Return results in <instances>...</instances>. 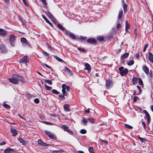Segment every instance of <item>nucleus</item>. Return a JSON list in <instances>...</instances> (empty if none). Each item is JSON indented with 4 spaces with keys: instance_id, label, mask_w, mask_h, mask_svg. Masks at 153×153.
Here are the masks:
<instances>
[{
    "instance_id": "f257e3e1",
    "label": "nucleus",
    "mask_w": 153,
    "mask_h": 153,
    "mask_svg": "<svg viewBox=\"0 0 153 153\" xmlns=\"http://www.w3.org/2000/svg\"><path fill=\"white\" fill-rule=\"evenodd\" d=\"M12 78H9L8 79L10 82L15 84H17L19 83V81H20L22 82H25L24 78L20 75H13Z\"/></svg>"
},
{
    "instance_id": "f03ea898",
    "label": "nucleus",
    "mask_w": 153,
    "mask_h": 153,
    "mask_svg": "<svg viewBox=\"0 0 153 153\" xmlns=\"http://www.w3.org/2000/svg\"><path fill=\"white\" fill-rule=\"evenodd\" d=\"M62 91L63 95L64 96H66L67 95V94L66 93L65 90L66 89L67 91H70V88L68 86H67L65 84H63L62 86Z\"/></svg>"
},
{
    "instance_id": "7ed1b4c3",
    "label": "nucleus",
    "mask_w": 153,
    "mask_h": 153,
    "mask_svg": "<svg viewBox=\"0 0 153 153\" xmlns=\"http://www.w3.org/2000/svg\"><path fill=\"white\" fill-rule=\"evenodd\" d=\"M15 36L13 34L10 36L9 37V43L11 46L14 47L15 46L14 40Z\"/></svg>"
},
{
    "instance_id": "20e7f679",
    "label": "nucleus",
    "mask_w": 153,
    "mask_h": 153,
    "mask_svg": "<svg viewBox=\"0 0 153 153\" xmlns=\"http://www.w3.org/2000/svg\"><path fill=\"white\" fill-rule=\"evenodd\" d=\"M45 132L49 138L53 139H56V136L49 131H45Z\"/></svg>"
},
{
    "instance_id": "39448f33",
    "label": "nucleus",
    "mask_w": 153,
    "mask_h": 153,
    "mask_svg": "<svg viewBox=\"0 0 153 153\" xmlns=\"http://www.w3.org/2000/svg\"><path fill=\"white\" fill-rule=\"evenodd\" d=\"M124 68L123 67H121L119 68V71H120V74L122 76L125 75L128 72V70L126 68L123 69Z\"/></svg>"
},
{
    "instance_id": "423d86ee",
    "label": "nucleus",
    "mask_w": 153,
    "mask_h": 153,
    "mask_svg": "<svg viewBox=\"0 0 153 153\" xmlns=\"http://www.w3.org/2000/svg\"><path fill=\"white\" fill-rule=\"evenodd\" d=\"M0 50L2 53H5L7 50L5 45L3 44H1L0 45Z\"/></svg>"
},
{
    "instance_id": "0eeeda50",
    "label": "nucleus",
    "mask_w": 153,
    "mask_h": 153,
    "mask_svg": "<svg viewBox=\"0 0 153 153\" xmlns=\"http://www.w3.org/2000/svg\"><path fill=\"white\" fill-rule=\"evenodd\" d=\"M112 85V83L110 79L106 80V86L108 88L111 87Z\"/></svg>"
},
{
    "instance_id": "6e6552de",
    "label": "nucleus",
    "mask_w": 153,
    "mask_h": 153,
    "mask_svg": "<svg viewBox=\"0 0 153 153\" xmlns=\"http://www.w3.org/2000/svg\"><path fill=\"white\" fill-rule=\"evenodd\" d=\"M29 61V58L27 56H25L21 59L20 62L24 63H27Z\"/></svg>"
},
{
    "instance_id": "1a4fd4ad",
    "label": "nucleus",
    "mask_w": 153,
    "mask_h": 153,
    "mask_svg": "<svg viewBox=\"0 0 153 153\" xmlns=\"http://www.w3.org/2000/svg\"><path fill=\"white\" fill-rule=\"evenodd\" d=\"M46 14L52 20V22L54 23H56L55 20H54V19L53 18L52 15L51 13L49 12H47L46 13Z\"/></svg>"
},
{
    "instance_id": "9d476101",
    "label": "nucleus",
    "mask_w": 153,
    "mask_h": 153,
    "mask_svg": "<svg viewBox=\"0 0 153 153\" xmlns=\"http://www.w3.org/2000/svg\"><path fill=\"white\" fill-rule=\"evenodd\" d=\"M10 131L13 137H15L17 135L18 132L16 129L11 128Z\"/></svg>"
},
{
    "instance_id": "9b49d317",
    "label": "nucleus",
    "mask_w": 153,
    "mask_h": 153,
    "mask_svg": "<svg viewBox=\"0 0 153 153\" xmlns=\"http://www.w3.org/2000/svg\"><path fill=\"white\" fill-rule=\"evenodd\" d=\"M15 152L14 150L10 148L6 149L4 151V153H14Z\"/></svg>"
},
{
    "instance_id": "f8f14e48",
    "label": "nucleus",
    "mask_w": 153,
    "mask_h": 153,
    "mask_svg": "<svg viewBox=\"0 0 153 153\" xmlns=\"http://www.w3.org/2000/svg\"><path fill=\"white\" fill-rule=\"evenodd\" d=\"M142 69L146 74L149 75V69L146 66H143L142 67Z\"/></svg>"
},
{
    "instance_id": "ddd939ff",
    "label": "nucleus",
    "mask_w": 153,
    "mask_h": 153,
    "mask_svg": "<svg viewBox=\"0 0 153 153\" xmlns=\"http://www.w3.org/2000/svg\"><path fill=\"white\" fill-rule=\"evenodd\" d=\"M21 41L24 45L25 46L27 45H29V44L27 41L26 39L25 38L22 37L21 39Z\"/></svg>"
},
{
    "instance_id": "4468645a",
    "label": "nucleus",
    "mask_w": 153,
    "mask_h": 153,
    "mask_svg": "<svg viewBox=\"0 0 153 153\" xmlns=\"http://www.w3.org/2000/svg\"><path fill=\"white\" fill-rule=\"evenodd\" d=\"M0 35L3 36H5L7 35V31L5 30L2 29H0Z\"/></svg>"
},
{
    "instance_id": "2eb2a0df",
    "label": "nucleus",
    "mask_w": 153,
    "mask_h": 153,
    "mask_svg": "<svg viewBox=\"0 0 153 153\" xmlns=\"http://www.w3.org/2000/svg\"><path fill=\"white\" fill-rule=\"evenodd\" d=\"M96 40L93 38H89L87 40V42L90 43L95 44L96 43Z\"/></svg>"
},
{
    "instance_id": "dca6fc26",
    "label": "nucleus",
    "mask_w": 153,
    "mask_h": 153,
    "mask_svg": "<svg viewBox=\"0 0 153 153\" xmlns=\"http://www.w3.org/2000/svg\"><path fill=\"white\" fill-rule=\"evenodd\" d=\"M149 56L148 57L149 61L152 63H153V54L150 52H148Z\"/></svg>"
},
{
    "instance_id": "f3484780",
    "label": "nucleus",
    "mask_w": 153,
    "mask_h": 153,
    "mask_svg": "<svg viewBox=\"0 0 153 153\" xmlns=\"http://www.w3.org/2000/svg\"><path fill=\"white\" fill-rule=\"evenodd\" d=\"M65 71L67 72L68 74L70 76H71L73 75V72L71 70L67 67H65L64 69Z\"/></svg>"
},
{
    "instance_id": "a211bd4d",
    "label": "nucleus",
    "mask_w": 153,
    "mask_h": 153,
    "mask_svg": "<svg viewBox=\"0 0 153 153\" xmlns=\"http://www.w3.org/2000/svg\"><path fill=\"white\" fill-rule=\"evenodd\" d=\"M66 34L68 35L69 37L73 39H76L75 36L72 33H66Z\"/></svg>"
},
{
    "instance_id": "6ab92c4d",
    "label": "nucleus",
    "mask_w": 153,
    "mask_h": 153,
    "mask_svg": "<svg viewBox=\"0 0 153 153\" xmlns=\"http://www.w3.org/2000/svg\"><path fill=\"white\" fill-rule=\"evenodd\" d=\"M38 143L40 145L44 146H47L48 145L47 144L43 142L41 140H38Z\"/></svg>"
},
{
    "instance_id": "aec40b11",
    "label": "nucleus",
    "mask_w": 153,
    "mask_h": 153,
    "mask_svg": "<svg viewBox=\"0 0 153 153\" xmlns=\"http://www.w3.org/2000/svg\"><path fill=\"white\" fill-rule=\"evenodd\" d=\"M85 70H88V72H89V71H90V66L87 63H85Z\"/></svg>"
},
{
    "instance_id": "412c9836",
    "label": "nucleus",
    "mask_w": 153,
    "mask_h": 153,
    "mask_svg": "<svg viewBox=\"0 0 153 153\" xmlns=\"http://www.w3.org/2000/svg\"><path fill=\"white\" fill-rule=\"evenodd\" d=\"M129 55L128 53H126L123 54V55L121 57V59H122L123 60L125 58H127Z\"/></svg>"
},
{
    "instance_id": "4be33fe9",
    "label": "nucleus",
    "mask_w": 153,
    "mask_h": 153,
    "mask_svg": "<svg viewBox=\"0 0 153 153\" xmlns=\"http://www.w3.org/2000/svg\"><path fill=\"white\" fill-rule=\"evenodd\" d=\"M42 17L45 20L46 22L49 24L51 26H52V25L51 23L48 20V19L43 15H42Z\"/></svg>"
},
{
    "instance_id": "5701e85b",
    "label": "nucleus",
    "mask_w": 153,
    "mask_h": 153,
    "mask_svg": "<svg viewBox=\"0 0 153 153\" xmlns=\"http://www.w3.org/2000/svg\"><path fill=\"white\" fill-rule=\"evenodd\" d=\"M123 11L122 9H121L120 10V11L118 16V18L119 19H120L121 18L122 16L123 15Z\"/></svg>"
},
{
    "instance_id": "b1692460",
    "label": "nucleus",
    "mask_w": 153,
    "mask_h": 153,
    "mask_svg": "<svg viewBox=\"0 0 153 153\" xmlns=\"http://www.w3.org/2000/svg\"><path fill=\"white\" fill-rule=\"evenodd\" d=\"M138 79L136 77H134L132 79V82L134 85H135L137 82Z\"/></svg>"
},
{
    "instance_id": "393cba45",
    "label": "nucleus",
    "mask_w": 153,
    "mask_h": 153,
    "mask_svg": "<svg viewBox=\"0 0 153 153\" xmlns=\"http://www.w3.org/2000/svg\"><path fill=\"white\" fill-rule=\"evenodd\" d=\"M26 97L28 99L31 98L33 96L28 93H27L25 95Z\"/></svg>"
},
{
    "instance_id": "a878e982",
    "label": "nucleus",
    "mask_w": 153,
    "mask_h": 153,
    "mask_svg": "<svg viewBox=\"0 0 153 153\" xmlns=\"http://www.w3.org/2000/svg\"><path fill=\"white\" fill-rule=\"evenodd\" d=\"M18 140L23 145H25V142L22 139L19 138H18Z\"/></svg>"
},
{
    "instance_id": "bb28decb",
    "label": "nucleus",
    "mask_w": 153,
    "mask_h": 153,
    "mask_svg": "<svg viewBox=\"0 0 153 153\" xmlns=\"http://www.w3.org/2000/svg\"><path fill=\"white\" fill-rule=\"evenodd\" d=\"M54 57L58 61H59L62 62H63V60H62V59L60 58L59 57H58L56 56H54Z\"/></svg>"
},
{
    "instance_id": "cd10ccee",
    "label": "nucleus",
    "mask_w": 153,
    "mask_h": 153,
    "mask_svg": "<svg viewBox=\"0 0 153 153\" xmlns=\"http://www.w3.org/2000/svg\"><path fill=\"white\" fill-rule=\"evenodd\" d=\"M134 61L133 60H131L127 62V64L128 65H131L134 64Z\"/></svg>"
},
{
    "instance_id": "c85d7f7f",
    "label": "nucleus",
    "mask_w": 153,
    "mask_h": 153,
    "mask_svg": "<svg viewBox=\"0 0 153 153\" xmlns=\"http://www.w3.org/2000/svg\"><path fill=\"white\" fill-rule=\"evenodd\" d=\"M124 11V12H126L127 11V5L124 4L123 6Z\"/></svg>"
},
{
    "instance_id": "c756f323",
    "label": "nucleus",
    "mask_w": 153,
    "mask_h": 153,
    "mask_svg": "<svg viewBox=\"0 0 153 153\" xmlns=\"http://www.w3.org/2000/svg\"><path fill=\"white\" fill-rule=\"evenodd\" d=\"M97 39L99 41H101L104 39V37L102 36H99L97 37Z\"/></svg>"
},
{
    "instance_id": "7c9ffc66",
    "label": "nucleus",
    "mask_w": 153,
    "mask_h": 153,
    "mask_svg": "<svg viewBox=\"0 0 153 153\" xmlns=\"http://www.w3.org/2000/svg\"><path fill=\"white\" fill-rule=\"evenodd\" d=\"M64 109L66 111H69L70 108L69 106H64Z\"/></svg>"
},
{
    "instance_id": "2f4dec72",
    "label": "nucleus",
    "mask_w": 153,
    "mask_h": 153,
    "mask_svg": "<svg viewBox=\"0 0 153 153\" xmlns=\"http://www.w3.org/2000/svg\"><path fill=\"white\" fill-rule=\"evenodd\" d=\"M124 126H125V127L126 128H128V129H132L133 128V127L132 126H131L130 125H129L128 124H125Z\"/></svg>"
},
{
    "instance_id": "473e14b6",
    "label": "nucleus",
    "mask_w": 153,
    "mask_h": 153,
    "mask_svg": "<svg viewBox=\"0 0 153 153\" xmlns=\"http://www.w3.org/2000/svg\"><path fill=\"white\" fill-rule=\"evenodd\" d=\"M82 122L83 123V124L85 125L87 123V120L85 118H83Z\"/></svg>"
},
{
    "instance_id": "72a5a7b5",
    "label": "nucleus",
    "mask_w": 153,
    "mask_h": 153,
    "mask_svg": "<svg viewBox=\"0 0 153 153\" xmlns=\"http://www.w3.org/2000/svg\"><path fill=\"white\" fill-rule=\"evenodd\" d=\"M89 151L91 153H94L93 147L90 146L89 148Z\"/></svg>"
},
{
    "instance_id": "f704fd0d",
    "label": "nucleus",
    "mask_w": 153,
    "mask_h": 153,
    "mask_svg": "<svg viewBox=\"0 0 153 153\" xmlns=\"http://www.w3.org/2000/svg\"><path fill=\"white\" fill-rule=\"evenodd\" d=\"M146 117V119L148 124H149L151 122V118L149 115H148Z\"/></svg>"
},
{
    "instance_id": "c9c22d12",
    "label": "nucleus",
    "mask_w": 153,
    "mask_h": 153,
    "mask_svg": "<svg viewBox=\"0 0 153 153\" xmlns=\"http://www.w3.org/2000/svg\"><path fill=\"white\" fill-rule=\"evenodd\" d=\"M138 138L142 142H145L146 140L144 138L140 137H138Z\"/></svg>"
},
{
    "instance_id": "e433bc0d",
    "label": "nucleus",
    "mask_w": 153,
    "mask_h": 153,
    "mask_svg": "<svg viewBox=\"0 0 153 153\" xmlns=\"http://www.w3.org/2000/svg\"><path fill=\"white\" fill-rule=\"evenodd\" d=\"M57 26L59 28V29L62 30H64V28L61 25L58 24L57 25Z\"/></svg>"
},
{
    "instance_id": "4c0bfd02",
    "label": "nucleus",
    "mask_w": 153,
    "mask_h": 153,
    "mask_svg": "<svg viewBox=\"0 0 153 153\" xmlns=\"http://www.w3.org/2000/svg\"><path fill=\"white\" fill-rule=\"evenodd\" d=\"M138 82L139 83V84L141 85H143V82L142 80L141 79V78H139L138 79Z\"/></svg>"
},
{
    "instance_id": "58836bf2",
    "label": "nucleus",
    "mask_w": 153,
    "mask_h": 153,
    "mask_svg": "<svg viewBox=\"0 0 153 153\" xmlns=\"http://www.w3.org/2000/svg\"><path fill=\"white\" fill-rule=\"evenodd\" d=\"M45 86L48 90L50 91L51 90L52 87L47 85L46 84H45Z\"/></svg>"
},
{
    "instance_id": "ea45409f",
    "label": "nucleus",
    "mask_w": 153,
    "mask_h": 153,
    "mask_svg": "<svg viewBox=\"0 0 153 153\" xmlns=\"http://www.w3.org/2000/svg\"><path fill=\"white\" fill-rule=\"evenodd\" d=\"M129 25L127 21H126V30L128 29L129 28Z\"/></svg>"
},
{
    "instance_id": "a19ab883",
    "label": "nucleus",
    "mask_w": 153,
    "mask_h": 153,
    "mask_svg": "<svg viewBox=\"0 0 153 153\" xmlns=\"http://www.w3.org/2000/svg\"><path fill=\"white\" fill-rule=\"evenodd\" d=\"M80 132L81 134H84L86 133V131L85 129H82L80 130Z\"/></svg>"
},
{
    "instance_id": "79ce46f5",
    "label": "nucleus",
    "mask_w": 153,
    "mask_h": 153,
    "mask_svg": "<svg viewBox=\"0 0 153 153\" xmlns=\"http://www.w3.org/2000/svg\"><path fill=\"white\" fill-rule=\"evenodd\" d=\"M45 82L49 85H51L52 83V82L49 79L45 80Z\"/></svg>"
},
{
    "instance_id": "37998d69",
    "label": "nucleus",
    "mask_w": 153,
    "mask_h": 153,
    "mask_svg": "<svg viewBox=\"0 0 153 153\" xmlns=\"http://www.w3.org/2000/svg\"><path fill=\"white\" fill-rule=\"evenodd\" d=\"M88 120L91 123H94V119L93 118H88Z\"/></svg>"
},
{
    "instance_id": "c03bdc74",
    "label": "nucleus",
    "mask_w": 153,
    "mask_h": 153,
    "mask_svg": "<svg viewBox=\"0 0 153 153\" xmlns=\"http://www.w3.org/2000/svg\"><path fill=\"white\" fill-rule=\"evenodd\" d=\"M65 131H66L68 132L69 133V134H71V135L73 134L72 132L68 128L66 129V130Z\"/></svg>"
},
{
    "instance_id": "a18cd8bd",
    "label": "nucleus",
    "mask_w": 153,
    "mask_h": 153,
    "mask_svg": "<svg viewBox=\"0 0 153 153\" xmlns=\"http://www.w3.org/2000/svg\"><path fill=\"white\" fill-rule=\"evenodd\" d=\"M42 123H44L45 124L47 125H53V124L50 122H46V121H43Z\"/></svg>"
},
{
    "instance_id": "49530a36",
    "label": "nucleus",
    "mask_w": 153,
    "mask_h": 153,
    "mask_svg": "<svg viewBox=\"0 0 153 153\" xmlns=\"http://www.w3.org/2000/svg\"><path fill=\"white\" fill-rule=\"evenodd\" d=\"M61 127L64 129L65 131H66V129H67L68 128L67 127L66 125H63Z\"/></svg>"
},
{
    "instance_id": "de8ad7c7",
    "label": "nucleus",
    "mask_w": 153,
    "mask_h": 153,
    "mask_svg": "<svg viewBox=\"0 0 153 153\" xmlns=\"http://www.w3.org/2000/svg\"><path fill=\"white\" fill-rule=\"evenodd\" d=\"M62 150H56L53 151V153H62Z\"/></svg>"
},
{
    "instance_id": "09e8293b",
    "label": "nucleus",
    "mask_w": 153,
    "mask_h": 153,
    "mask_svg": "<svg viewBox=\"0 0 153 153\" xmlns=\"http://www.w3.org/2000/svg\"><path fill=\"white\" fill-rule=\"evenodd\" d=\"M52 91L53 94H58L59 93V92L56 90L53 89L52 90Z\"/></svg>"
},
{
    "instance_id": "8fccbe9b",
    "label": "nucleus",
    "mask_w": 153,
    "mask_h": 153,
    "mask_svg": "<svg viewBox=\"0 0 153 153\" xmlns=\"http://www.w3.org/2000/svg\"><path fill=\"white\" fill-rule=\"evenodd\" d=\"M148 45L147 44H146L145 45L144 48V49L143 50V52H144L146 51L147 48L148 47Z\"/></svg>"
},
{
    "instance_id": "3c124183",
    "label": "nucleus",
    "mask_w": 153,
    "mask_h": 153,
    "mask_svg": "<svg viewBox=\"0 0 153 153\" xmlns=\"http://www.w3.org/2000/svg\"><path fill=\"white\" fill-rule=\"evenodd\" d=\"M121 27V25L119 23L117 25V29H120Z\"/></svg>"
},
{
    "instance_id": "603ef678",
    "label": "nucleus",
    "mask_w": 153,
    "mask_h": 153,
    "mask_svg": "<svg viewBox=\"0 0 153 153\" xmlns=\"http://www.w3.org/2000/svg\"><path fill=\"white\" fill-rule=\"evenodd\" d=\"M43 54L45 55V56L47 57V58H49V55L46 52H43Z\"/></svg>"
},
{
    "instance_id": "864d4df0",
    "label": "nucleus",
    "mask_w": 153,
    "mask_h": 153,
    "mask_svg": "<svg viewBox=\"0 0 153 153\" xmlns=\"http://www.w3.org/2000/svg\"><path fill=\"white\" fill-rule=\"evenodd\" d=\"M34 101L35 102V103H38L39 102V100L38 98H36V99H35L34 100Z\"/></svg>"
},
{
    "instance_id": "5fc2aeb1",
    "label": "nucleus",
    "mask_w": 153,
    "mask_h": 153,
    "mask_svg": "<svg viewBox=\"0 0 153 153\" xmlns=\"http://www.w3.org/2000/svg\"><path fill=\"white\" fill-rule=\"evenodd\" d=\"M40 118L42 120H44L45 119V117L43 115L40 114L39 116Z\"/></svg>"
},
{
    "instance_id": "6e6d98bb",
    "label": "nucleus",
    "mask_w": 153,
    "mask_h": 153,
    "mask_svg": "<svg viewBox=\"0 0 153 153\" xmlns=\"http://www.w3.org/2000/svg\"><path fill=\"white\" fill-rule=\"evenodd\" d=\"M137 88L139 90V94H140L141 92V90L140 87L138 85L137 86Z\"/></svg>"
},
{
    "instance_id": "4d7b16f0",
    "label": "nucleus",
    "mask_w": 153,
    "mask_h": 153,
    "mask_svg": "<svg viewBox=\"0 0 153 153\" xmlns=\"http://www.w3.org/2000/svg\"><path fill=\"white\" fill-rule=\"evenodd\" d=\"M48 45V48L49 50L51 51H53V50L52 49V48L49 45Z\"/></svg>"
},
{
    "instance_id": "13d9d810",
    "label": "nucleus",
    "mask_w": 153,
    "mask_h": 153,
    "mask_svg": "<svg viewBox=\"0 0 153 153\" xmlns=\"http://www.w3.org/2000/svg\"><path fill=\"white\" fill-rule=\"evenodd\" d=\"M143 112L145 113L146 115V116H147L148 115H149V113H148V112L146 110H144L143 111Z\"/></svg>"
},
{
    "instance_id": "bf43d9fd",
    "label": "nucleus",
    "mask_w": 153,
    "mask_h": 153,
    "mask_svg": "<svg viewBox=\"0 0 153 153\" xmlns=\"http://www.w3.org/2000/svg\"><path fill=\"white\" fill-rule=\"evenodd\" d=\"M138 98L137 97H134V102H135L138 99Z\"/></svg>"
},
{
    "instance_id": "052dcab7",
    "label": "nucleus",
    "mask_w": 153,
    "mask_h": 153,
    "mask_svg": "<svg viewBox=\"0 0 153 153\" xmlns=\"http://www.w3.org/2000/svg\"><path fill=\"white\" fill-rule=\"evenodd\" d=\"M44 65L47 68H49V69H51V67L50 66H49L48 65H47V64H44Z\"/></svg>"
},
{
    "instance_id": "680f3d73",
    "label": "nucleus",
    "mask_w": 153,
    "mask_h": 153,
    "mask_svg": "<svg viewBox=\"0 0 153 153\" xmlns=\"http://www.w3.org/2000/svg\"><path fill=\"white\" fill-rule=\"evenodd\" d=\"M142 123L144 129H146V125H145V123L144 122H142Z\"/></svg>"
},
{
    "instance_id": "e2e57ef3",
    "label": "nucleus",
    "mask_w": 153,
    "mask_h": 153,
    "mask_svg": "<svg viewBox=\"0 0 153 153\" xmlns=\"http://www.w3.org/2000/svg\"><path fill=\"white\" fill-rule=\"evenodd\" d=\"M42 1L45 5H47V3L46 2V0H42Z\"/></svg>"
},
{
    "instance_id": "0e129e2a",
    "label": "nucleus",
    "mask_w": 153,
    "mask_h": 153,
    "mask_svg": "<svg viewBox=\"0 0 153 153\" xmlns=\"http://www.w3.org/2000/svg\"><path fill=\"white\" fill-rule=\"evenodd\" d=\"M59 97L60 99L62 100L64 99L65 98L62 95H59Z\"/></svg>"
},
{
    "instance_id": "69168bd1",
    "label": "nucleus",
    "mask_w": 153,
    "mask_h": 153,
    "mask_svg": "<svg viewBox=\"0 0 153 153\" xmlns=\"http://www.w3.org/2000/svg\"><path fill=\"white\" fill-rule=\"evenodd\" d=\"M80 38L82 39H85L87 38L85 37L81 36H80Z\"/></svg>"
},
{
    "instance_id": "338daca9",
    "label": "nucleus",
    "mask_w": 153,
    "mask_h": 153,
    "mask_svg": "<svg viewBox=\"0 0 153 153\" xmlns=\"http://www.w3.org/2000/svg\"><path fill=\"white\" fill-rule=\"evenodd\" d=\"M24 4L26 6H27V4L25 0H22Z\"/></svg>"
},
{
    "instance_id": "774afa93",
    "label": "nucleus",
    "mask_w": 153,
    "mask_h": 153,
    "mask_svg": "<svg viewBox=\"0 0 153 153\" xmlns=\"http://www.w3.org/2000/svg\"><path fill=\"white\" fill-rule=\"evenodd\" d=\"M6 144V142L5 141H3L0 143V145H5Z\"/></svg>"
}]
</instances>
